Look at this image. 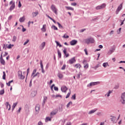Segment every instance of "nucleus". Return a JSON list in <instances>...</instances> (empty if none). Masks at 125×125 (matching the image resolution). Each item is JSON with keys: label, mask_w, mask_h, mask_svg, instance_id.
Here are the masks:
<instances>
[{"label": "nucleus", "mask_w": 125, "mask_h": 125, "mask_svg": "<svg viewBox=\"0 0 125 125\" xmlns=\"http://www.w3.org/2000/svg\"><path fill=\"white\" fill-rule=\"evenodd\" d=\"M84 42L85 43H87V44H89V43H94V39L92 38H90L84 40Z\"/></svg>", "instance_id": "f257e3e1"}, {"label": "nucleus", "mask_w": 125, "mask_h": 125, "mask_svg": "<svg viewBox=\"0 0 125 125\" xmlns=\"http://www.w3.org/2000/svg\"><path fill=\"white\" fill-rule=\"evenodd\" d=\"M9 5H11L9 8V10L10 11H12L15 8V2L11 0L9 3Z\"/></svg>", "instance_id": "f03ea898"}, {"label": "nucleus", "mask_w": 125, "mask_h": 125, "mask_svg": "<svg viewBox=\"0 0 125 125\" xmlns=\"http://www.w3.org/2000/svg\"><path fill=\"white\" fill-rule=\"evenodd\" d=\"M120 102L122 104L125 105V92L121 94V99L120 100Z\"/></svg>", "instance_id": "7ed1b4c3"}, {"label": "nucleus", "mask_w": 125, "mask_h": 125, "mask_svg": "<svg viewBox=\"0 0 125 125\" xmlns=\"http://www.w3.org/2000/svg\"><path fill=\"white\" fill-rule=\"evenodd\" d=\"M123 9V3L120 4V5L118 7L116 11V14H119V13L121 10Z\"/></svg>", "instance_id": "20e7f679"}, {"label": "nucleus", "mask_w": 125, "mask_h": 125, "mask_svg": "<svg viewBox=\"0 0 125 125\" xmlns=\"http://www.w3.org/2000/svg\"><path fill=\"white\" fill-rule=\"evenodd\" d=\"M51 9L52 10L53 12H54L55 14L57 15V9H56V7H55V5L54 4H52L51 6Z\"/></svg>", "instance_id": "39448f33"}, {"label": "nucleus", "mask_w": 125, "mask_h": 125, "mask_svg": "<svg viewBox=\"0 0 125 125\" xmlns=\"http://www.w3.org/2000/svg\"><path fill=\"white\" fill-rule=\"evenodd\" d=\"M105 6H106V4L103 3V4H102L100 6H97L96 7V9L97 10H99V9H103V8H104L105 7Z\"/></svg>", "instance_id": "423d86ee"}, {"label": "nucleus", "mask_w": 125, "mask_h": 125, "mask_svg": "<svg viewBox=\"0 0 125 125\" xmlns=\"http://www.w3.org/2000/svg\"><path fill=\"white\" fill-rule=\"evenodd\" d=\"M100 83V82H92L88 84L87 86L88 87H89V86H92V85H96V84H99Z\"/></svg>", "instance_id": "0eeeda50"}, {"label": "nucleus", "mask_w": 125, "mask_h": 125, "mask_svg": "<svg viewBox=\"0 0 125 125\" xmlns=\"http://www.w3.org/2000/svg\"><path fill=\"white\" fill-rule=\"evenodd\" d=\"M115 50H116V48H115V47H112L110 49H109V50L108 51L107 54L108 55H111V54L113 53V52H114V51H115Z\"/></svg>", "instance_id": "6e6552de"}, {"label": "nucleus", "mask_w": 125, "mask_h": 125, "mask_svg": "<svg viewBox=\"0 0 125 125\" xmlns=\"http://www.w3.org/2000/svg\"><path fill=\"white\" fill-rule=\"evenodd\" d=\"M110 120L111 122H112L113 124H116V123H117V118L113 116H110Z\"/></svg>", "instance_id": "1a4fd4ad"}, {"label": "nucleus", "mask_w": 125, "mask_h": 125, "mask_svg": "<svg viewBox=\"0 0 125 125\" xmlns=\"http://www.w3.org/2000/svg\"><path fill=\"white\" fill-rule=\"evenodd\" d=\"M0 62L2 65H5V61H4V60H3V58H2V53H1L0 57Z\"/></svg>", "instance_id": "9d476101"}, {"label": "nucleus", "mask_w": 125, "mask_h": 125, "mask_svg": "<svg viewBox=\"0 0 125 125\" xmlns=\"http://www.w3.org/2000/svg\"><path fill=\"white\" fill-rule=\"evenodd\" d=\"M61 90H62V92H66V91L68 90V88L66 86H62Z\"/></svg>", "instance_id": "9b49d317"}, {"label": "nucleus", "mask_w": 125, "mask_h": 125, "mask_svg": "<svg viewBox=\"0 0 125 125\" xmlns=\"http://www.w3.org/2000/svg\"><path fill=\"white\" fill-rule=\"evenodd\" d=\"M78 43V41L73 40L70 42V45H76Z\"/></svg>", "instance_id": "f8f14e48"}, {"label": "nucleus", "mask_w": 125, "mask_h": 125, "mask_svg": "<svg viewBox=\"0 0 125 125\" xmlns=\"http://www.w3.org/2000/svg\"><path fill=\"white\" fill-rule=\"evenodd\" d=\"M5 105L6 106V109H8V111H9L10 109H11V105H10L8 102H6L5 104Z\"/></svg>", "instance_id": "ddd939ff"}, {"label": "nucleus", "mask_w": 125, "mask_h": 125, "mask_svg": "<svg viewBox=\"0 0 125 125\" xmlns=\"http://www.w3.org/2000/svg\"><path fill=\"white\" fill-rule=\"evenodd\" d=\"M40 66L41 68V71L42 74H44V70L43 69V65L42 64V60L40 61Z\"/></svg>", "instance_id": "4468645a"}, {"label": "nucleus", "mask_w": 125, "mask_h": 125, "mask_svg": "<svg viewBox=\"0 0 125 125\" xmlns=\"http://www.w3.org/2000/svg\"><path fill=\"white\" fill-rule=\"evenodd\" d=\"M75 62H76V59H75V57L71 58L68 61V63L69 64H73V63H75Z\"/></svg>", "instance_id": "2eb2a0df"}, {"label": "nucleus", "mask_w": 125, "mask_h": 125, "mask_svg": "<svg viewBox=\"0 0 125 125\" xmlns=\"http://www.w3.org/2000/svg\"><path fill=\"white\" fill-rule=\"evenodd\" d=\"M63 52L66 57H69L70 56V54H67V48H64Z\"/></svg>", "instance_id": "dca6fc26"}, {"label": "nucleus", "mask_w": 125, "mask_h": 125, "mask_svg": "<svg viewBox=\"0 0 125 125\" xmlns=\"http://www.w3.org/2000/svg\"><path fill=\"white\" fill-rule=\"evenodd\" d=\"M25 112L27 114H29L30 110H29V105L28 104H26L25 106Z\"/></svg>", "instance_id": "f3484780"}, {"label": "nucleus", "mask_w": 125, "mask_h": 125, "mask_svg": "<svg viewBox=\"0 0 125 125\" xmlns=\"http://www.w3.org/2000/svg\"><path fill=\"white\" fill-rule=\"evenodd\" d=\"M38 14H39V12L38 11H36V12H33L32 13V16L33 17V18H35V17H36V16H37V15H38Z\"/></svg>", "instance_id": "a211bd4d"}, {"label": "nucleus", "mask_w": 125, "mask_h": 125, "mask_svg": "<svg viewBox=\"0 0 125 125\" xmlns=\"http://www.w3.org/2000/svg\"><path fill=\"white\" fill-rule=\"evenodd\" d=\"M40 105L39 104H37L35 106V111L36 112H39L40 111Z\"/></svg>", "instance_id": "6ab92c4d"}, {"label": "nucleus", "mask_w": 125, "mask_h": 125, "mask_svg": "<svg viewBox=\"0 0 125 125\" xmlns=\"http://www.w3.org/2000/svg\"><path fill=\"white\" fill-rule=\"evenodd\" d=\"M113 93V91H111V90H109L108 92L107 93V94H106L104 96L106 97L107 96V97H109V96H110V94H111V93Z\"/></svg>", "instance_id": "aec40b11"}, {"label": "nucleus", "mask_w": 125, "mask_h": 125, "mask_svg": "<svg viewBox=\"0 0 125 125\" xmlns=\"http://www.w3.org/2000/svg\"><path fill=\"white\" fill-rule=\"evenodd\" d=\"M25 17L23 16L22 17L20 18L19 21L20 22H21V23H22V22H24V21H25Z\"/></svg>", "instance_id": "412c9836"}, {"label": "nucleus", "mask_w": 125, "mask_h": 125, "mask_svg": "<svg viewBox=\"0 0 125 125\" xmlns=\"http://www.w3.org/2000/svg\"><path fill=\"white\" fill-rule=\"evenodd\" d=\"M97 110V108H95L94 110H90L88 113L89 115L93 114V113H95V112H96Z\"/></svg>", "instance_id": "4be33fe9"}, {"label": "nucleus", "mask_w": 125, "mask_h": 125, "mask_svg": "<svg viewBox=\"0 0 125 125\" xmlns=\"http://www.w3.org/2000/svg\"><path fill=\"white\" fill-rule=\"evenodd\" d=\"M46 27V24L43 25L41 29V30H42V32H45L46 31V29H45Z\"/></svg>", "instance_id": "5701e85b"}, {"label": "nucleus", "mask_w": 125, "mask_h": 125, "mask_svg": "<svg viewBox=\"0 0 125 125\" xmlns=\"http://www.w3.org/2000/svg\"><path fill=\"white\" fill-rule=\"evenodd\" d=\"M47 100V97L44 96L43 97V103H42V105H44V103H45V102Z\"/></svg>", "instance_id": "b1692460"}, {"label": "nucleus", "mask_w": 125, "mask_h": 125, "mask_svg": "<svg viewBox=\"0 0 125 125\" xmlns=\"http://www.w3.org/2000/svg\"><path fill=\"white\" fill-rule=\"evenodd\" d=\"M31 94L33 97H35V96L37 95V91H32L31 92Z\"/></svg>", "instance_id": "393cba45"}, {"label": "nucleus", "mask_w": 125, "mask_h": 125, "mask_svg": "<svg viewBox=\"0 0 125 125\" xmlns=\"http://www.w3.org/2000/svg\"><path fill=\"white\" fill-rule=\"evenodd\" d=\"M58 56L59 58H61L62 54L60 51L59 50V49H58Z\"/></svg>", "instance_id": "a878e982"}, {"label": "nucleus", "mask_w": 125, "mask_h": 125, "mask_svg": "<svg viewBox=\"0 0 125 125\" xmlns=\"http://www.w3.org/2000/svg\"><path fill=\"white\" fill-rule=\"evenodd\" d=\"M65 8L68 10H72V11H74V8H72V7L65 6Z\"/></svg>", "instance_id": "bb28decb"}, {"label": "nucleus", "mask_w": 125, "mask_h": 125, "mask_svg": "<svg viewBox=\"0 0 125 125\" xmlns=\"http://www.w3.org/2000/svg\"><path fill=\"white\" fill-rule=\"evenodd\" d=\"M20 80H24L25 79V76H23L21 74L20 76H19Z\"/></svg>", "instance_id": "cd10ccee"}, {"label": "nucleus", "mask_w": 125, "mask_h": 125, "mask_svg": "<svg viewBox=\"0 0 125 125\" xmlns=\"http://www.w3.org/2000/svg\"><path fill=\"white\" fill-rule=\"evenodd\" d=\"M103 66L104 68H106V67H107V66H109V63H108V62H104L103 64Z\"/></svg>", "instance_id": "c85d7f7f"}, {"label": "nucleus", "mask_w": 125, "mask_h": 125, "mask_svg": "<svg viewBox=\"0 0 125 125\" xmlns=\"http://www.w3.org/2000/svg\"><path fill=\"white\" fill-rule=\"evenodd\" d=\"M58 77L59 79H62L63 78V74L61 73H58Z\"/></svg>", "instance_id": "c756f323"}, {"label": "nucleus", "mask_w": 125, "mask_h": 125, "mask_svg": "<svg viewBox=\"0 0 125 125\" xmlns=\"http://www.w3.org/2000/svg\"><path fill=\"white\" fill-rule=\"evenodd\" d=\"M38 76V78L40 77V72H37L35 75H33V78H35V77Z\"/></svg>", "instance_id": "7c9ffc66"}, {"label": "nucleus", "mask_w": 125, "mask_h": 125, "mask_svg": "<svg viewBox=\"0 0 125 125\" xmlns=\"http://www.w3.org/2000/svg\"><path fill=\"white\" fill-rule=\"evenodd\" d=\"M57 24H58L59 28H60V29H63V26H62V25H61L60 23L57 22Z\"/></svg>", "instance_id": "2f4dec72"}, {"label": "nucleus", "mask_w": 125, "mask_h": 125, "mask_svg": "<svg viewBox=\"0 0 125 125\" xmlns=\"http://www.w3.org/2000/svg\"><path fill=\"white\" fill-rule=\"evenodd\" d=\"M72 104H73V103H72V102H69L66 105L67 108L70 107V106L71 105H72Z\"/></svg>", "instance_id": "473e14b6"}, {"label": "nucleus", "mask_w": 125, "mask_h": 125, "mask_svg": "<svg viewBox=\"0 0 125 125\" xmlns=\"http://www.w3.org/2000/svg\"><path fill=\"white\" fill-rule=\"evenodd\" d=\"M41 46L42 47V49L44 48V47L45 46V42H43L41 44Z\"/></svg>", "instance_id": "72a5a7b5"}, {"label": "nucleus", "mask_w": 125, "mask_h": 125, "mask_svg": "<svg viewBox=\"0 0 125 125\" xmlns=\"http://www.w3.org/2000/svg\"><path fill=\"white\" fill-rule=\"evenodd\" d=\"M74 67H76L77 69H78V68H79V69H80L81 68V64L79 63H77L75 65Z\"/></svg>", "instance_id": "f704fd0d"}, {"label": "nucleus", "mask_w": 125, "mask_h": 125, "mask_svg": "<svg viewBox=\"0 0 125 125\" xmlns=\"http://www.w3.org/2000/svg\"><path fill=\"white\" fill-rule=\"evenodd\" d=\"M51 28L52 29H53L54 30H56V31L58 30V28L55 25H52Z\"/></svg>", "instance_id": "c9c22d12"}, {"label": "nucleus", "mask_w": 125, "mask_h": 125, "mask_svg": "<svg viewBox=\"0 0 125 125\" xmlns=\"http://www.w3.org/2000/svg\"><path fill=\"white\" fill-rule=\"evenodd\" d=\"M12 46H14V45L11 44H9L8 45V46H7V48H8V49H10V48H12Z\"/></svg>", "instance_id": "e433bc0d"}, {"label": "nucleus", "mask_w": 125, "mask_h": 125, "mask_svg": "<svg viewBox=\"0 0 125 125\" xmlns=\"http://www.w3.org/2000/svg\"><path fill=\"white\" fill-rule=\"evenodd\" d=\"M11 83H13V80L9 81L8 83H6V84L8 85V86H10V84Z\"/></svg>", "instance_id": "4c0bfd02"}, {"label": "nucleus", "mask_w": 125, "mask_h": 125, "mask_svg": "<svg viewBox=\"0 0 125 125\" xmlns=\"http://www.w3.org/2000/svg\"><path fill=\"white\" fill-rule=\"evenodd\" d=\"M3 94H4V89L0 91V95H2Z\"/></svg>", "instance_id": "58836bf2"}, {"label": "nucleus", "mask_w": 125, "mask_h": 125, "mask_svg": "<svg viewBox=\"0 0 125 125\" xmlns=\"http://www.w3.org/2000/svg\"><path fill=\"white\" fill-rule=\"evenodd\" d=\"M51 121V118H50V117H46L45 118V122H48V121Z\"/></svg>", "instance_id": "ea45409f"}, {"label": "nucleus", "mask_w": 125, "mask_h": 125, "mask_svg": "<svg viewBox=\"0 0 125 125\" xmlns=\"http://www.w3.org/2000/svg\"><path fill=\"white\" fill-rule=\"evenodd\" d=\"M6 76V75L5 74V72L3 71V76H2L3 80H5Z\"/></svg>", "instance_id": "a19ab883"}, {"label": "nucleus", "mask_w": 125, "mask_h": 125, "mask_svg": "<svg viewBox=\"0 0 125 125\" xmlns=\"http://www.w3.org/2000/svg\"><path fill=\"white\" fill-rule=\"evenodd\" d=\"M17 39V37L15 36H14L12 39V42H16V40Z\"/></svg>", "instance_id": "79ce46f5"}, {"label": "nucleus", "mask_w": 125, "mask_h": 125, "mask_svg": "<svg viewBox=\"0 0 125 125\" xmlns=\"http://www.w3.org/2000/svg\"><path fill=\"white\" fill-rule=\"evenodd\" d=\"M99 67H100V64H98L96 66L94 67L93 68L95 70H96L97 69V68H99Z\"/></svg>", "instance_id": "37998d69"}, {"label": "nucleus", "mask_w": 125, "mask_h": 125, "mask_svg": "<svg viewBox=\"0 0 125 125\" xmlns=\"http://www.w3.org/2000/svg\"><path fill=\"white\" fill-rule=\"evenodd\" d=\"M71 94V91H70V92L69 93H67V94L66 95V96L65 97V98H69V97H70V95Z\"/></svg>", "instance_id": "c03bdc74"}, {"label": "nucleus", "mask_w": 125, "mask_h": 125, "mask_svg": "<svg viewBox=\"0 0 125 125\" xmlns=\"http://www.w3.org/2000/svg\"><path fill=\"white\" fill-rule=\"evenodd\" d=\"M18 77H19V76L22 75V71L21 70H19L18 71Z\"/></svg>", "instance_id": "a18cd8bd"}, {"label": "nucleus", "mask_w": 125, "mask_h": 125, "mask_svg": "<svg viewBox=\"0 0 125 125\" xmlns=\"http://www.w3.org/2000/svg\"><path fill=\"white\" fill-rule=\"evenodd\" d=\"M71 99L73 100H76V94H74L73 95H72Z\"/></svg>", "instance_id": "49530a36"}, {"label": "nucleus", "mask_w": 125, "mask_h": 125, "mask_svg": "<svg viewBox=\"0 0 125 125\" xmlns=\"http://www.w3.org/2000/svg\"><path fill=\"white\" fill-rule=\"evenodd\" d=\"M37 72V69H34L32 73V75L31 76H34V75L35 74V73Z\"/></svg>", "instance_id": "de8ad7c7"}, {"label": "nucleus", "mask_w": 125, "mask_h": 125, "mask_svg": "<svg viewBox=\"0 0 125 125\" xmlns=\"http://www.w3.org/2000/svg\"><path fill=\"white\" fill-rule=\"evenodd\" d=\"M54 115H56V112H54L53 111L51 112L50 113V116H54Z\"/></svg>", "instance_id": "09e8293b"}, {"label": "nucleus", "mask_w": 125, "mask_h": 125, "mask_svg": "<svg viewBox=\"0 0 125 125\" xmlns=\"http://www.w3.org/2000/svg\"><path fill=\"white\" fill-rule=\"evenodd\" d=\"M119 87H120V85L117 84L115 86L114 88L115 89H119Z\"/></svg>", "instance_id": "8fccbe9b"}, {"label": "nucleus", "mask_w": 125, "mask_h": 125, "mask_svg": "<svg viewBox=\"0 0 125 125\" xmlns=\"http://www.w3.org/2000/svg\"><path fill=\"white\" fill-rule=\"evenodd\" d=\"M62 38H64V39H68L69 36H68V35H66V34H64V35L62 36Z\"/></svg>", "instance_id": "3c124183"}, {"label": "nucleus", "mask_w": 125, "mask_h": 125, "mask_svg": "<svg viewBox=\"0 0 125 125\" xmlns=\"http://www.w3.org/2000/svg\"><path fill=\"white\" fill-rule=\"evenodd\" d=\"M65 69H66V64H64L62 67L61 70H65Z\"/></svg>", "instance_id": "603ef678"}, {"label": "nucleus", "mask_w": 125, "mask_h": 125, "mask_svg": "<svg viewBox=\"0 0 125 125\" xmlns=\"http://www.w3.org/2000/svg\"><path fill=\"white\" fill-rule=\"evenodd\" d=\"M84 68L85 69H87V68H88V63H86L85 64H84Z\"/></svg>", "instance_id": "864d4df0"}, {"label": "nucleus", "mask_w": 125, "mask_h": 125, "mask_svg": "<svg viewBox=\"0 0 125 125\" xmlns=\"http://www.w3.org/2000/svg\"><path fill=\"white\" fill-rule=\"evenodd\" d=\"M17 105V103H14L13 105H12V108H15V107H16Z\"/></svg>", "instance_id": "5fc2aeb1"}, {"label": "nucleus", "mask_w": 125, "mask_h": 125, "mask_svg": "<svg viewBox=\"0 0 125 125\" xmlns=\"http://www.w3.org/2000/svg\"><path fill=\"white\" fill-rule=\"evenodd\" d=\"M21 27H22V32H25L26 31V28H24V26H23V25H21Z\"/></svg>", "instance_id": "6e6d98bb"}, {"label": "nucleus", "mask_w": 125, "mask_h": 125, "mask_svg": "<svg viewBox=\"0 0 125 125\" xmlns=\"http://www.w3.org/2000/svg\"><path fill=\"white\" fill-rule=\"evenodd\" d=\"M29 40H27L23 43V45H26V44L29 42Z\"/></svg>", "instance_id": "4d7b16f0"}, {"label": "nucleus", "mask_w": 125, "mask_h": 125, "mask_svg": "<svg viewBox=\"0 0 125 125\" xmlns=\"http://www.w3.org/2000/svg\"><path fill=\"white\" fill-rule=\"evenodd\" d=\"M77 78L78 80L80 79V78H81V73L77 74Z\"/></svg>", "instance_id": "13d9d810"}, {"label": "nucleus", "mask_w": 125, "mask_h": 125, "mask_svg": "<svg viewBox=\"0 0 125 125\" xmlns=\"http://www.w3.org/2000/svg\"><path fill=\"white\" fill-rule=\"evenodd\" d=\"M54 90H56V91H58V87L54 86Z\"/></svg>", "instance_id": "bf43d9fd"}, {"label": "nucleus", "mask_w": 125, "mask_h": 125, "mask_svg": "<svg viewBox=\"0 0 125 125\" xmlns=\"http://www.w3.org/2000/svg\"><path fill=\"white\" fill-rule=\"evenodd\" d=\"M71 5H73V6H76V5H77V3L76 2H73V3H71Z\"/></svg>", "instance_id": "052dcab7"}, {"label": "nucleus", "mask_w": 125, "mask_h": 125, "mask_svg": "<svg viewBox=\"0 0 125 125\" xmlns=\"http://www.w3.org/2000/svg\"><path fill=\"white\" fill-rule=\"evenodd\" d=\"M19 7H21L22 6V4H21V2L19 1V5H18Z\"/></svg>", "instance_id": "680f3d73"}, {"label": "nucleus", "mask_w": 125, "mask_h": 125, "mask_svg": "<svg viewBox=\"0 0 125 125\" xmlns=\"http://www.w3.org/2000/svg\"><path fill=\"white\" fill-rule=\"evenodd\" d=\"M84 51L86 54V55H88V53H87V50H86V49H84Z\"/></svg>", "instance_id": "e2e57ef3"}, {"label": "nucleus", "mask_w": 125, "mask_h": 125, "mask_svg": "<svg viewBox=\"0 0 125 125\" xmlns=\"http://www.w3.org/2000/svg\"><path fill=\"white\" fill-rule=\"evenodd\" d=\"M55 42H56V43L57 44V46H58L59 45V44H60V43H59V42H58V41H55Z\"/></svg>", "instance_id": "0e129e2a"}, {"label": "nucleus", "mask_w": 125, "mask_h": 125, "mask_svg": "<svg viewBox=\"0 0 125 125\" xmlns=\"http://www.w3.org/2000/svg\"><path fill=\"white\" fill-rule=\"evenodd\" d=\"M11 19H12V15H10L8 18V20H10Z\"/></svg>", "instance_id": "69168bd1"}, {"label": "nucleus", "mask_w": 125, "mask_h": 125, "mask_svg": "<svg viewBox=\"0 0 125 125\" xmlns=\"http://www.w3.org/2000/svg\"><path fill=\"white\" fill-rule=\"evenodd\" d=\"M83 64L84 65H85V64H86V60H83Z\"/></svg>", "instance_id": "338daca9"}, {"label": "nucleus", "mask_w": 125, "mask_h": 125, "mask_svg": "<svg viewBox=\"0 0 125 125\" xmlns=\"http://www.w3.org/2000/svg\"><path fill=\"white\" fill-rule=\"evenodd\" d=\"M43 124L42 123V122L40 121L38 123V125H42Z\"/></svg>", "instance_id": "774afa93"}]
</instances>
